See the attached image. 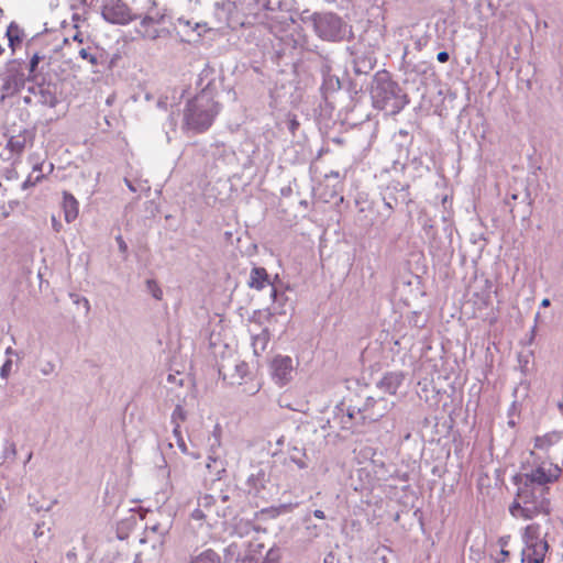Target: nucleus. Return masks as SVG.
<instances>
[{
	"mask_svg": "<svg viewBox=\"0 0 563 563\" xmlns=\"http://www.w3.org/2000/svg\"><path fill=\"white\" fill-rule=\"evenodd\" d=\"M517 492L509 512L516 519L531 520L540 515L550 514V499L548 486L538 485L515 477Z\"/></svg>",
	"mask_w": 563,
	"mask_h": 563,
	"instance_id": "nucleus-1",
	"label": "nucleus"
},
{
	"mask_svg": "<svg viewBox=\"0 0 563 563\" xmlns=\"http://www.w3.org/2000/svg\"><path fill=\"white\" fill-rule=\"evenodd\" d=\"M395 402L382 395L368 396L363 406L357 409H349L344 415L343 409L339 411L342 413L341 422L342 428L350 430L355 423L358 422H375L386 416L393 408Z\"/></svg>",
	"mask_w": 563,
	"mask_h": 563,
	"instance_id": "nucleus-2",
	"label": "nucleus"
},
{
	"mask_svg": "<svg viewBox=\"0 0 563 563\" xmlns=\"http://www.w3.org/2000/svg\"><path fill=\"white\" fill-rule=\"evenodd\" d=\"M219 112V104L208 91H201L187 104L185 122L189 129L202 132L210 128Z\"/></svg>",
	"mask_w": 563,
	"mask_h": 563,
	"instance_id": "nucleus-3",
	"label": "nucleus"
},
{
	"mask_svg": "<svg viewBox=\"0 0 563 563\" xmlns=\"http://www.w3.org/2000/svg\"><path fill=\"white\" fill-rule=\"evenodd\" d=\"M527 464L530 470L516 477L542 486L558 481L562 472L559 462L545 457L537 459L530 455V459L527 460Z\"/></svg>",
	"mask_w": 563,
	"mask_h": 563,
	"instance_id": "nucleus-4",
	"label": "nucleus"
},
{
	"mask_svg": "<svg viewBox=\"0 0 563 563\" xmlns=\"http://www.w3.org/2000/svg\"><path fill=\"white\" fill-rule=\"evenodd\" d=\"M224 500L219 503L212 495H203L198 498L197 508L191 512V519L197 522L198 528L206 526L208 529L220 523L224 516Z\"/></svg>",
	"mask_w": 563,
	"mask_h": 563,
	"instance_id": "nucleus-5",
	"label": "nucleus"
},
{
	"mask_svg": "<svg viewBox=\"0 0 563 563\" xmlns=\"http://www.w3.org/2000/svg\"><path fill=\"white\" fill-rule=\"evenodd\" d=\"M523 541L526 547L522 550V563H543L549 550V544L541 537L540 526L529 525L523 531Z\"/></svg>",
	"mask_w": 563,
	"mask_h": 563,
	"instance_id": "nucleus-6",
	"label": "nucleus"
},
{
	"mask_svg": "<svg viewBox=\"0 0 563 563\" xmlns=\"http://www.w3.org/2000/svg\"><path fill=\"white\" fill-rule=\"evenodd\" d=\"M530 455L537 459L545 457L559 463L563 462V433L553 431L537 437Z\"/></svg>",
	"mask_w": 563,
	"mask_h": 563,
	"instance_id": "nucleus-7",
	"label": "nucleus"
},
{
	"mask_svg": "<svg viewBox=\"0 0 563 563\" xmlns=\"http://www.w3.org/2000/svg\"><path fill=\"white\" fill-rule=\"evenodd\" d=\"M313 24L318 35L328 41H334L341 36L342 21L335 14H316Z\"/></svg>",
	"mask_w": 563,
	"mask_h": 563,
	"instance_id": "nucleus-8",
	"label": "nucleus"
},
{
	"mask_svg": "<svg viewBox=\"0 0 563 563\" xmlns=\"http://www.w3.org/2000/svg\"><path fill=\"white\" fill-rule=\"evenodd\" d=\"M294 364L289 356H276L272 362V375L276 384L284 386L292 378Z\"/></svg>",
	"mask_w": 563,
	"mask_h": 563,
	"instance_id": "nucleus-9",
	"label": "nucleus"
},
{
	"mask_svg": "<svg viewBox=\"0 0 563 563\" xmlns=\"http://www.w3.org/2000/svg\"><path fill=\"white\" fill-rule=\"evenodd\" d=\"M406 375L402 372H387L376 383V390L380 394L397 396L399 388L405 382Z\"/></svg>",
	"mask_w": 563,
	"mask_h": 563,
	"instance_id": "nucleus-10",
	"label": "nucleus"
},
{
	"mask_svg": "<svg viewBox=\"0 0 563 563\" xmlns=\"http://www.w3.org/2000/svg\"><path fill=\"white\" fill-rule=\"evenodd\" d=\"M221 373L225 379L231 384H241V382L249 375V364L241 360H235L232 363L223 364Z\"/></svg>",
	"mask_w": 563,
	"mask_h": 563,
	"instance_id": "nucleus-11",
	"label": "nucleus"
},
{
	"mask_svg": "<svg viewBox=\"0 0 563 563\" xmlns=\"http://www.w3.org/2000/svg\"><path fill=\"white\" fill-rule=\"evenodd\" d=\"M247 284L251 288L256 289V290H262L265 287H269L271 288V297L273 299L276 298V289L273 287L265 268L254 267L251 271L250 279H249Z\"/></svg>",
	"mask_w": 563,
	"mask_h": 563,
	"instance_id": "nucleus-12",
	"label": "nucleus"
},
{
	"mask_svg": "<svg viewBox=\"0 0 563 563\" xmlns=\"http://www.w3.org/2000/svg\"><path fill=\"white\" fill-rule=\"evenodd\" d=\"M102 16L111 22L123 24L129 21L126 8L122 4H106L102 9Z\"/></svg>",
	"mask_w": 563,
	"mask_h": 563,
	"instance_id": "nucleus-13",
	"label": "nucleus"
},
{
	"mask_svg": "<svg viewBox=\"0 0 563 563\" xmlns=\"http://www.w3.org/2000/svg\"><path fill=\"white\" fill-rule=\"evenodd\" d=\"M32 134L27 130H23L9 139L7 148L12 155L19 156L32 143Z\"/></svg>",
	"mask_w": 563,
	"mask_h": 563,
	"instance_id": "nucleus-14",
	"label": "nucleus"
},
{
	"mask_svg": "<svg viewBox=\"0 0 563 563\" xmlns=\"http://www.w3.org/2000/svg\"><path fill=\"white\" fill-rule=\"evenodd\" d=\"M244 543L233 542L224 551V558L227 563H256L253 558L244 555Z\"/></svg>",
	"mask_w": 563,
	"mask_h": 563,
	"instance_id": "nucleus-15",
	"label": "nucleus"
},
{
	"mask_svg": "<svg viewBox=\"0 0 563 563\" xmlns=\"http://www.w3.org/2000/svg\"><path fill=\"white\" fill-rule=\"evenodd\" d=\"M34 98L37 103L53 108L57 103V98L55 92L51 89L49 86H38L32 89Z\"/></svg>",
	"mask_w": 563,
	"mask_h": 563,
	"instance_id": "nucleus-16",
	"label": "nucleus"
},
{
	"mask_svg": "<svg viewBox=\"0 0 563 563\" xmlns=\"http://www.w3.org/2000/svg\"><path fill=\"white\" fill-rule=\"evenodd\" d=\"M63 208L65 212V220L70 223L78 216V201L70 194H64Z\"/></svg>",
	"mask_w": 563,
	"mask_h": 563,
	"instance_id": "nucleus-17",
	"label": "nucleus"
},
{
	"mask_svg": "<svg viewBox=\"0 0 563 563\" xmlns=\"http://www.w3.org/2000/svg\"><path fill=\"white\" fill-rule=\"evenodd\" d=\"M289 460L296 464V466L300 470L308 467V457L306 450L303 448H299L297 445H292L288 449Z\"/></svg>",
	"mask_w": 563,
	"mask_h": 563,
	"instance_id": "nucleus-18",
	"label": "nucleus"
},
{
	"mask_svg": "<svg viewBox=\"0 0 563 563\" xmlns=\"http://www.w3.org/2000/svg\"><path fill=\"white\" fill-rule=\"evenodd\" d=\"M268 482V475L262 467L257 468L247 478V484L255 490H260L265 487Z\"/></svg>",
	"mask_w": 563,
	"mask_h": 563,
	"instance_id": "nucleus-19",
	"label": "nucleus"
},
{
	"mask_svg": "<svg viewBox=\"0 0 563 563\" xmlns=\"http://www.w3.org/2000/svg\"><path fill=\"white\" fill-rule=\"evenodd\" d=\"M269 342V332L267 329H263L260 333L253 334V350L256 355L264 352Z\"/></svg>",
	"mask_w": 563,
	"mask_h": 563,
	"instance_id": "nucleus-20",
	"label": "nucleus"
},
{
	"mask_svg": "<svg viewBox=\"0 0 563 563\" xmlns=\"http://www.w3.org/2000/svg\"><path fill=\"white\" fill-rule=\"evenodd\" d=\"M173 433H174L176 446L178 448V450L184 455H189V456H191L195 460L200 457L199 453H194V452L189 451L185 439L180 434V430H179V426L178 424L174 428V432Z\"/></svg>",
	"mask_w": 563,
	"mask_h": 563,
	"instance_id": "nucleus-21",
	"label": "nucleus"
},
{
	"mask_svg": "<svg viewBox=\"0 0 563 563\" xmlns=\"http://www.w3.org/2000/svg\"><path fill=\"white\" fill-rule=\"evenodd\" d=\"M190 563H221V559L214 551L208 549L194 555Z\"/></svg>",
	"mask_w": 563,
	"mask_h": 563,
	"instance_id": "nucleus-22",
	"label": "nucleus"
},
{
	"mask_svg": "<svg viewBox=\"0 0 563 563\" xmlns=\"http://www.w3.org/2000/svg\"><path fill=\"white\" fill-rule=\"evenodd\" d=\"M24 86V76L23 74H12L8 77L4 84V89L9 93H14L20 90L21 87Z\"/></svg>",
	"mask_w": 563,
	"mask_h": 563,
	"instance_id": "nucleus-23",
	"label": "nucleus"
},
{
	"mask_svg": "<svg viewBox=\"0 0 563 563\" xmlns=\"http://www.w3.org/2000/svg\"><path fill=\"white\" fill-rule=\"evenodd\" d=\"M7 37L9 41V46L11 47L12 53H14L15 47L22 42L19 27L14 24H10L7 30Z\"/></svg>",
	"mask_w": 563,
	"mask_h": 563,
	"instance_id": "nucleus-24",
	"label": "nucleus"
},
{
	"mask_svg": "<svg viewBox=\"0 0 563 563\" xmlns=\"http://www.w3.org/2000/svg\"><path fill=\"white\" fill-rule=\"evenodd\" d=\"M43 169V163L35 164L32 174L29 175L22 187L27 188L30 186L36 185L44 177Z\"/></svg>",
	"mask_w": 563,
	"mask_h": 563,
	"instance_id": "nucleus-25",
	"label": "nucleus"
},
{
	"mask_svg": "<svg viewBox=\"0 0 563 563\" xmlns=\"http://www.w3.org/2000/svg\"><path fill=\"white\" fill-rule=\"evenodd\" d=\"M209 462L207 463V467L209 470H213L217 474H220L225 471V463L220 459L219 455H216V452H212V455L209 457Z\"/></svg>",
	"mask_w": 563,
	"mask_h": 563,
	"instance_id": "nucleus-26",
	"label": "nucleus"
},
{
	"mask_svg": "<svg viewBox=\"0 0 563 563\" xmlns=\"http://www.w3.org/2000/svg\"><path fill=\"white\" fill-rule=\"evenodd\" d=\"M79 56L82 58V59H86L88 60L90 64L95 65L97 64V58L95 55H92L88 48H80L79 52H78Z\"/></svg>",
	"mask_w": 563,
	"mask_h": 563,
	"instance_id": "nucleus-27",
	"label": "nucleus"
},
{
	"mask_svg": "<svg viewBox=\"0 0 563 563\" xmlns=\"http://www.w3.org/2000/svg\"><path fill=\"white\" fill-rule=\"evenodd\" d=\"M11 367H12V361L11 360H7L4 362V364L0 368V376L2 378H8V376L11 373Z\"/></svg>",
	"mask_w": 563,
	"mask_h": 563,
	"instance_id": "nucleus-28",
	"label": "nucleus"
},
{
	"mask_svg": "<svg viewBox=\"0 0 563 563\" xmlns=\"http://www.w3.org/2000/svg\"><path fill=\"white\" fill-rule=\"evenodd\" d=\"M40 371L44 376H48L55 372V364L53 362H47L41 367Z\"/></svg>",
	"mask_w": 563,
	"mask_h": 563,
	"instance_id": "nucleus-29",
	"label": "nucleus"
},
{
	"mask_svg": "<svg viewBox=\"0 0 563 563\" xmlns=\"http://www.w3.org/2000/svg\"><path fill=\"white\" fill-rule=\"evenodd\" d=\"M41 59H42V57H41L37 53H35V54L31 57V59H30V68H29V70H30V73H31V74H32V73H34V71L36 70V67H37V65H38V63H40V60H41Z\"/></svg>",
	"mask_w": 563,
	"mask_h": 563,
	"instance_id": "nucleus-30",
	"label": "nucleus"
},
{
	"mask_svg": "<svg viewBox=\"0 0 563 563\" xmlns=\"http://www.w3.org/2000/svg\"><path fill=\"white\" fill-rule=\"evenodd\" d=\"M176 418H178L180 420H185V418H186L185 417V411H184L183 407L179 406V405L176 406V408H175V410L173 412V419H176Z\"/></svg>",
	"mask_w": 563,
	"mask_h": 563,
	"instance_id": "nucleus-31",
	"label": "nucleus"
},
{
	"mask_svg": "<svg viewBox=\"0 0 563 563\" xmlns=\"http://www.w3.org/2000/svg\"><path fill=\"white\" fill-rule=\"evenodd\" d=\"M117 242H118V245H119V250L122 252V253H125L126 250H128V245L126 243L124 242V240L122 239L121 235L117 236Z\"/></svg>",
	"mask_w": 563,
	"mask_h": 563,
	"instance_id": "nucleus-32",
	"label": "nucleus"
},
{
	"mask_svg": "<svg viewBox=\"0 0 563 563\" xmlns=\"http://www.w3.org/2000/svg\"><path fill=\"white\" fill-rule=\"evenodd\" d=\"M52 227L55 232H59L62 230V223L56 219L55 216H52Z\"/></svg>",
	"mask_w": 563,
	"mask_h": 563,
	"instance_id": "nucleus-33",
	"label": "nucleus"
},
{
	"mask_svg": "<svg viewBox=\"0 0 563 563\" xmlns=\"http://www.w3.org/2000/svg\"><path fill=\"white\" fill-rule=\"evenodd\" d=\"M437 59L440 62V63H445L449 60V54L448 52H440L438 53L437 55Z\"/></svg>",
	"mask_w": 563,
	"mask_h": 563,
	"instance_id": "nucleus-34",
	"label": "nucleus"
},
{
	"mask_svg": "<svg viewBox=\"0 0 563 563\" xmlns=\"http://www.w3.org/2000/svg\"><path fill=\"white\" fill-rule=\"evenodd\" d=\"M168 382L169 383H177V384L181 385L183 384V378L179 377V375H172L170 374V375H168Z\"/></svg>",
	"mask_w": 563,
	"mask_h": 563,
	"instance_id": "nucleus-35",
	"label": "nucleus"
},
{
	"mask_svg": "<svg viewBox=\"0 0 563 563\" xmlns=\"http://www.w3.org/2000/svg\"><path fill=\"white\" fill-rule=\"evenodd\" d=\"M313 515L318 519H324L325 518L324 512L322 510H320V509L314 510Z\"/></svg>",
	"mask_w": 563,
	"mask_h": 563,
	"instance_id": "nucleus-36",
	"label": "nucleus"
},
{
	"mask_svg": "<svg viewBox=\"0 0 563 563\" xmlns=\"http://www.w3.org/2000/svg\"><path fill=\"white\" fill-rule=\"evenodd\" d=\"M541 306H542V307H549V306H550V299L544 298V299L541 301Z\"/></svg>",
	"mask_w": 563,
	"mask_h": 563,
	"instance_id": "nucleus-37",
	"label": "nucleus"
},
{
	"mask_svg": "<svg viewBox=\"0 0 563 563\" xmlns=\"http://www.w3.org/2000/svg\"><path fill=\"white\" fill-rule=\"evenodd\" d=\"M153 295H154V297H155L156 299H161L162 291H161L159 289H157L156 291H154V294H153Z\"/></svg>",
	"mask_w": 563,
	"mask_h": 563,
	"instance_id": "nucleus-38",
	"label": "nucleus"
},
{
	"mask_svg": "<svg viewBox=\"0 0 563 563\" xmlns=\"http://www.w3.org/2000/svg\"><path fill=\"white\" fill-rule=\"evenodd\" d=\"M125 184L128 185V187L131 191H135V188L132 186V184L128 179H125Z\"/></svg>",
	"mask_w": 563,
	"mask_h": 563,
	"instance_id": "nucleus-39",
	"label": "nucleus"
},
{
	"mask_svg": "<svg viewBox=\"0 0 563 563\" xmlns=\"http://www.w3.org/2000/svg\"><path fill=\"white\" fill-rule=\"evenodd\" d=\"M214 439H220V429L216 428L214 430Z\"/></svg>",
	"mask_w": 563,
	"mask_h": 563,
	"instance_id": "nucleus-40",
	"label": "nucleus"
},
{
	"mask_svg": "<svg viewBox=\"0 0 563 563\" xmlns=\"http://www.w3.org/2000/svg\"><path fill=\"white\" fill-rule=\"evenodd\" d=\"M53 168H54L53 164H51V163H49V164L47 165V173H52V172H53Z\"/></svg>",
	"mask_w": 563,
	"mask_h": 563,
	"instance_id": "nucleus-41",
	"label": "nucleus"
},
{
	"mask_svg": "<svg viewBox=\"0 0 563 563\" xmlns=\"http://www.w3.org/2000/svg\"><path fill=\"white\" fill-rule=\"evenodd\" d=\"M284 437H280L278 440H277V444L278 445H282L284 443Z\"/></svg>",
	"mask_w": 563,
	"mask_h": 563,
	"instance_id": "nucleus-42",
	"label": "nucleus"
},
{
	"mask_svg": "<svg viewBox=\"0 0 563 563\" xmlns=\"http://www.w3.org/2000/svg\"><path fill=\"white\" fill-rule=\"evenodd\" d=\"M273 555V551L268 552V560H271V556ZM277 559H272V561L275 563Z\"/></svg>",
	"mask_w": 563,
	"mask_h": 563,
	"instance_id": "nucleus-43",
	"label": "nucleus"
},
{
	"mask_svg": "<svg viewBox=\"0 0 563 563\" xmlns=\"http://www.w3.org/2000/svg\"><path fill=\"white\" fill-rule=\"evenodd\" d=\"M24 101H25L26 103H30V102L32 101V99H31V97L26 96V97H24Z\"/></svg>",
	"mask_w": 563,
	"mask_h": 563,
	"instance_id": "nucleus-44",
	"label": "nucleus"
},
{
	"mask_svg": "<svg viewBox=\"0 0 563 563\" xmlns=\"http://www.w3.org/2000/svg\"><path fill=\"white\" fill-rule=\"evenodd\" d=\"M12 353H13L12 347H8V349L5 350V354H12Z\"/></svg>",
	"mask_w": 563,
	"mask_h": 563,
	"instance_id": "nucleus-45",
	"label": "nucleus"
},
{
	"mask_svg": "<svg viewBox=\"0 0 563 563\" xmlns=\"http://www.w3.org/2000/svg\"><path fill=\"white\" fill-rule=\"evenodd\" d=\"M503 555H508V551L501 550Z\"/></svg>",
	"mask_w": 563,
	"mask_h": 563,
	"instance_id": "nucleus-46",
	"label": "nucleus"
},
{
	"mask_svg": "<svg viewBox=\"0 0 563 563\" xmlns=\"http://www.w3.org/2000/svg\"><path fill=\"white\" fill-rule=\"evenodd\" d=\"M4 52V48L0 45V55Z\"/></svg>",
	"mask_w": 563,
	"mask_h": 563,
	"instance_id": "nucleus-47",
	"label": "nucleus"
}]
</instances>
